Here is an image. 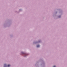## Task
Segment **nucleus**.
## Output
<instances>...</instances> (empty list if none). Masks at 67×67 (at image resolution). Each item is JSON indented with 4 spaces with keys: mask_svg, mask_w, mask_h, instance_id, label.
I'll return each mask as SVG.
<instances>
[{
    "mask_svg": "<svg viewBox=\"0 0 67 67\" xmlns=\"http://www.w3.org/2000/svg\"><path fill=\"white\" fill-rule=\"evenodd\" d=\"M53 67H56V66L54 65L53 66Z\"/></svg>",
    "mask_w": 67,
    "mask_h": 67,
    "instance_id": "nucleus-4",
    "label": "nucleus"
},
{
    "mask_svg": "<svg viewBox=\"0 0 67 67\" xmlns=\"http://www.w3.org/2000/svg\"><path fill=\"white\" fill-rule=\"evenodd\" d=\"M59 18H60V16H59Z\"/></svg>",
    "mask_w": 67,
    "mask_h": 67,
    "instance_id": "nucleus-5",
    "label": "nucleus"
},
{
    "mask_svg": "<svg viewBox=\"0 0 67 67\" xmlns=\"http://www.w3.org/2000/svg\"><path fill=\"white\" fill-rule=\"evenodd\" d=\"M5 66H6V64H4V67H5Z\"/></svg>",
    "mask_w": 67,
    "mask_h": 67,
    "instance_id": "nucleus-2",
    "label": "nucleus"
},
{
    "mask_svg": "<svg viewBox=\"0 0 67 67\" xmlns=\"http://www.w3.org/2000/svg\"><path fill=\"white\" fill-rule=\"evenodd\" d=\"M8 67H10V65L9 64L8 65Z\"/></svg>",
    "mask_w": 67,
    "mask_h": 67,
    "instance_id": "nucleus-3",
    "label": "nucleus"
},
{
    "mask_svg": "<svg viewBox=\"0 0 67 67\" xmlns=\"http://www.w3.org/2000/svg\"><path fill=\"white\" fill-rule=\"evenodd\" d=\"M37 47H40V45H38L37 46Z\"/></svg>",
    "mask_w": 67,
    "mask_h": 67,
    "instance_id": "nucleus-1",
    "label": "nucleus"
},
{
    "mask_svg": "<svg viewBox=\"0 0 67 67\" xmlns=\"http://www.w3.org/2000/svg\"><path fill=\"white\" fill-rule=\"evenodd\" d=\"M22 53V54H23V53Z\"/></svg>",
    "mask_w": 67,
    "mask_h": 67,
    "instance_id": "nucleus-6",
    "label": "nucleus"
}]
</instances>
